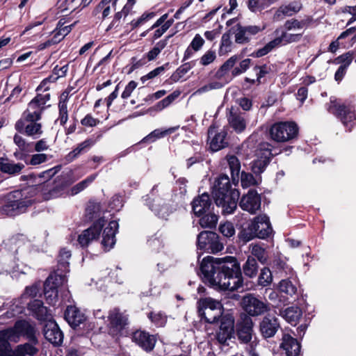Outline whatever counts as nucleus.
Instances as JSON below:
<instances>
[{
    "mask_svg": "<svg viewBox=\"0 0 356 356\" xmlns=\"http://www.w3.org/2000/svg\"><path fill=\"white\" fill-rule=\"evenodd\" d=\"M200 271L203 282L216 290L233 291L245 289L241 267L236 257H205L200 263ZM245 286L248 289L247 284Z\"/></svg>",
    "mask_w": 356,
    "mask_h": 356,
    "instance_id": "f257e3e1",
    "label": "nucleus"
},
{
    "mask_svg": "<svg viewBox=\"0 0 356 356\" xmlns=\"http://www.w3.org/2000/svg\"><path fill=\"white\" fill-rule=\"evenodd\" d=\"M35 326L26 319L0 330V356H35L39 350Z\"/></svg>",
    "mask_w": 356,
    "mask_h": 356,
    "instance_id": "f03ea898",
    "label": "nucleus"
},
{
    "mask_svg": "<svg viewBox=\"0 0 356 356\" xmlns=\"http://www.w3.org/2000/svg\"><path fill=\"white\" fill-rule=\"evenodd\" d=\"M211 193L216 204L222 208L223 214L234 212L240 193L238 190L232 188L230 179L227 175L221 173L215 179Z\"/></svg>",
    "mask_w": 356,
    "mask_h": 356,
    "instance_id": "7ed1b4c3",
    "label": "nucleus"
},
{
    "mask_svg": "<svg viewBox=\"0 0 356 356\" xmlns=\"http://www.w3.org/2000/svg\"><path fill=\"white\" fill-rule=\"evenodd\" d=\"M102 210L101 203L96 200H90L87 203L85 218L86 221L93 222L78 236L77 241L82 248H87L92 241L99 238L106 222L104 217H100Z\"/></svg>",
    "mask_w": 356,
    "mask_h": 356,
    "instance_id": "20e7f679",
    "label": "nucleus"
},
{
    "mask_svg": "<svg viewBox=\"0 0 356 356\" xmlns=\"http://www.w3.org/2000/svg\"><path fill=\"white\" fill-rule=\"evenodd\" d=\"M33 203L34 200L27 196L25 189L15 190L4 196L0 212L3 215L14 217L25 213Z\"/></svg>",
    "mask_w": 356,
    "mask_h": 356,
    "instance_id": "39448f33",
    "label": "nucleus"
},
{
    "mask_svg": "<svg viewBox=\"0 0 356 356\" xmlns=\"http://www.w3.org/2000/svg\"><path fill=\"white\" fill-rule=\"evenodd\" d=\"M327 110L339 119L343 126L350 131L356 124V113L355 106L350 103L341 102V99L334 96L330 98V102L326 104Z\"/></svg>",
    "mask_w": 356,
    "mask_h": 356,
    "instance_id": "423d86ee",
    "label": "nucleus"
},
{
    "mask_svg": "<svg viewBox=\"0 0 356 356\" xmlns=\"http://www.w3.org/2000/svg\"><path fill=\"white\" fill-rule=\"evenodd\" d=\"M200 321L209 324L218 323V319L226 312L220 301L211 297L201 298L197 302Z\"/></svg>",
    "mask_w": 356,
    "mask_h": 356,
    "instance_id": "0eeeda50",
    "label": "nucleus"
},
{
    "mask_svg": "<svg viewBox=\"0 0 356 356\" xmlns=\"http://www.w3.org/2000/svg\"><path fill=\"white\" fill-rule=\"evenodd\" d=\"M227 163L231 173V178L233 184L237 186L241 180V186L247 188L250 186H258L261 182V175L259 179H257L252 173L241 170V163L237 156L231 155L227 156Z\"/></svg>",
    "mask_w": 356,
    "mask_h": 356,
    "instance_id": "6e6552de",
    "label": "nucleus"
},
{
    "mask_svg": "<svg viewBox=\"0 0 356 356\" xmlns=\"http://www.w3.org/2000/svg\"><path fill=\"white\" fill-rule=\"evenodd\" d=\"M298 132L299 128L295 122L284 121L273 124L268 133L270 140L277 143H284L296 138Z\"/></svg>",
    "mask_w": 356,
    "mask_h": 356,
    "instance_id": "1a4fd4ad",
    "label": "nucleus"
},
{
    "mask_svg": "<svg viewBox=\"0 0 356 356\" xmlns=\"http://www.w3.org/2000/svg\"><path fill=\"white\" fill-rule=\"evenodd\" d=\"M240 304L244 311L243 313L250 317L261 316L270 310V303L252 293L245 295Z\"/></svg>",
    "mask_w": 356,
    "mask_h": 356,
    "instance_id": "9d476101",
    "label": "nucleus"
},
{
    "mask_svg": "<svg viewBox=\"0 0 356 356\" xmlns=\"http://www.w3.org/2000/svg\"><path fill=\"white\" fill-rule=\"evenodd\" d=\"M196 245L198 250L211 254H216L224 248L220 236L213 231H202L197 236Z\"/></svg>",
    "mask_w": 356,
    "mask_h": 356,
    "instance_id": "9b49d317",
    "label": "nucleus"
},
{
    "mask_svg": "<svg viewBox=\"0 0 356 356\" xmlns=\"http://www.w3.org/2000/svg\"><path fill=\"white\" fill-rule=\"evenodd\" d=\"M272 145L267 142L260 143L255 150L257 159L252 162L251 170L255 175L263 173L270 163L273 154Z\"/></svg>",
    "mask_w": 356,
    "mask_h": 356,
    "instance_id": "f8f14e48",
    "label": "nucleus"
},
{
    "mask_svg": "<svg viewBox=\"0 0 356 356\" xmlns=\"http://www.w3.org/2000/svg\"><path fill=\"white\" fill-rule=\"evenodd\" d=\"M218 329L216 332V339L220 343L225 344L227 340L234 337L235 334V318L232 310L226 312L219 318Z\"/></svg>",
    "mask_w": 356,
    "mask_h": 356,
    "instance_id": "ddd939ff",
    "label": "nucleus"
},
{
    "mask_svg": "<svg viewBox=\"0 0 356 356\" xmlns=\"http://www.w3.org/2000/svg\"><path fill=\"white\" fill-rule=\"evenodd\" d=\"M159 184H155L149 193L143 197L145 204L159 218L166 219L170 214V207L160 197Z\"/></svg>",
    "mask_w": 356,
    "mask_h": 356,
    "instance_id": "4468645a",
    "label": "nucleus"
},
{
    "mask_svg": "<svg viewBox=\"0 0 356 356\" xmlns=\"http://www.w3.org/2000/svg\"><path fill=\"white\" fill-rule=\"evenodd\" d=\"M108 321L109 334L113 337H120L129 323V315L121 312L119 307H114L108 312Z\"/></svg>",
    "mask_w": 356,
    "mask_h": 356,
    "instance_id": "2eb2a0df",
    "label": "nucleus"
},
{
    "mask_svg": "<svg viewBox=\"0 0 356 356\" xmlns=\"http://www.w3.org/2000/svg\"><path fill=\"white\" fill-rule=\"evenodd\" d=\"M253 321L247 314L241 313L235 323V333L238 340L244 343H249L253 335Z\"/></svg>",
    "mask_w": 356,
    "mask_h": 356,
    "instance_id": "dca6fc26",
    "label": "nucleus"
},
{
    "mask_svg": "<svg viewBox=\"0 0 356 356\" xmlns=\"http://www.w3.org/2000/svg\"><path fill=\"white\" fill-rule=\"evenodd\" d=\"M131 339L140 349L147 353L154 350L156 341L157 335L150 334L145 330L138 329L132 332Z\"/></svg>",
    "mask_w": 356,
    "mask_h": 356,
    "instance_id": "f3484780",
    "label": "nucleus"
},
{
    "mask_svg": "<svg viewBox=\"0 0 356 356\" xmlns=\"http://www.w3.org/2000/svg\"><path fill=\"white\" fill-rule=\"evenodd\" d=\"M257 222L255 221H250L243 224L238 233L237 236V243L239 245H244L248 242L253 240L255 238H258L260 239H266L267 234L265 232L266 230L263 228V231L261 230L260 236L257 235V229H255V226L257 225Z\"/></svg>",
    "mask_w": 356,
    "mask_h": 356,
    "instance_id": "a211bd4d",
    "label": "nucleus"
},
{
    "mask_svg": "<svg viewBox=\"0 0 356 356\" xmlns=\"http://www.w3.org/2000/svg\"><path fill=\"white\" fill-rule=\"evenodd\" d=\"M261 197L254 188H250L243 195L240 201L239 207L251 214H255L261 209Z\"/></svg>",
    "mask_w": 356,
    "mask_h": 356,
    "instance_id": "6ab92c4d",
    "label": "nucleus"
},
{
    "mask_svg": "<svg viewBox=\"0 0 356 356\" xmlns=\"http://www.w3.org/2000/svg\"><path fill=\"white\" fill-rule=\"evenodd\" d=\"M235 31V42L240 44L250 42L252 37L264 30L265 27H261L257 25L243 26L240 23L237 24L232 29Z\"/></svg>",
    "mask_w": 356,
    "mask_h": 356,
    "instance_id": "aec40b11",
    "label": "nucleus"
},
{
    "mask_svg": "<svg viewBox=\"0 0 356 356\" xmlns=\"http://www.w3.org/2000/svg\"><path fill=\"white\" fill-rule=\"evenodd\" d=\"M44 338L54 346H59L63 341V333L55 320L49 319L44 325Z\"/></svg>",
    "mask_w": 356,
    "mask_h": 356,
    "instance_id": "412c9836",
    "label": "nucleus"
},
{
    "mask_svg": "<svg viewBox=\"0 0 356 356\" xmlns=\"http://www.w3.org/2000/svg\"><path fill=\"white\" fill-rule=\"evenodd\" d=\"M208 140H210L209 147L212 152H218L228 146L226 140L227 133L225 131L218 132L214 126H210L208 129Z\"/></svg>",
    "mask_w": 356,
    "mask_h": 356,
    "instance_id": "4be33fe9",
    "label": "nucleus"
},
{
    "mask_svg": "<svg viewBox=\"0 0 356 356\" xmlns=\"http://www.w3.org/2000/svg\"><path fill=\"white\" fill-rule=\"evenodd\" d=\"M301 343L289 334H283L280 348L282 354L286 356H299L301 353Z\"/></svg>",
    "mask_w": 356,
    "mask_h": 356,
    "instance_id": "5701e85b",
    "label": "nucleus"
},
{
    "mask_svg": "<svg viewBox=\"0 0 356 356\" xmlns=\"http://www.w3.org/2000/svg\"><path fill=\"white\" fill-rule=\"evenodd\" d=\"M119 225L117 220H111L102 233V245L104 251H109L116 242L115 235L118 232Z\"/></svg>",
    "mask_w": 356,
    "mask_h": 356,
    "instance_id": "b1692460",
    "label": "nucleus"
},
{
    "mask_svg": "<svg viewBox=\"0 0 356 356\" xmlns=\"http://www.w3.org/2000/svg\"><path fill=\"white\" fill-rule=\"evenodd\" d=\"M64 318L72 329L76 330L86 321L87 316L76 306L68 305L64 312Z\"/></svg>",
    "mask_w": 356,
    "mask_h": 356,
    "instance_id": "393cba45",
    "label": "nucleus"
},
{
    "mask_svg": "<svg viewBox=\"0 0 356 356\" xmlns=\"http://www.w3.org/2000/svg\"><path fill=\"white\" fill-rule=\"evenodd\" d=\"M280 323L275 316L268 314L259 323V331L264 339L273 337L280 328Z\"/></svg>",
    "mask_w": 356,
    "mask_h": 356,
    "instance_id": "a878e982",
    "label": "nucleus"
},
{
    "mask_svg": "<svg viewBox=\"0 0 356 356\" xmlns=\"http://www.w3.org/2000/svg\"><path fill=\"white\" fill-rule=\"evenodd\" d=\"M191 205L195 216L200 217L211 210L212 202L209 195L207 193H204L195 197L193 200Z\"/></svg>",
    "mask_w": 356,
    "mask_h": 356,
    "instance_id": "bb28decb",
    "label": "nucleus"
},
{
    "mask_svg": "<svg viewBox=\"0 0 356 356\" xmlns=\"http://www.w3.org/2000/svg\"><path fill=\"white\" fill-rule=\"evenodd\" d=\"M28 309L32 313L33 316L39 321H48L49 318H51L49 309L44 306L42 300L34 299L31 300L27 306Z\"/></svg>",
    "mask_w": 356,
    "mask_h": 356,
    "instance_id": "cd10ccee",
    "label": "nucleus"
},
{
    "mask_svg": "<svg viewBox=\"0 0 356 356\" xmlns=\"http://www.w3.org/2000/svg\"><path fill=\"white\" fill-rule=\"evenodd\" d=\"M24 168L25 165L22 163H15L6 156L0 157V172L8 177L19 175Z\"/></svg>",
    "mask_w": 356,
    "mask_h": 356,
    "instance_id": "c85d7f7f",
    "label": "nucleus"
},
{
    "mask_svg": "<svg viewBox=\"0 0 356 356\" xmlns=\"http://www.w3.org/2000/svg\"><path fill=\"white\" fill-rule=\"evenodd\" d=\"M44 108L42 109H31L28 107L22 114L21 118L16 122L15 127H18L22 130L23 124L26 123L35 122L42 118V113Z\"/></svg>",
    "mask_w": 356,
    "mask_h": 356,
    "instance_id": "c756f323",
    "label": "nucleus"
},
{
    "mask_svg": "<svg viewBox=\"0 0 356 356\" xmlns=\"http://www.w3.org/2000/svg\"><path fill=\"white\" fill-rule=\"evenodd\" d=\"M179 127H172L168 129H156L148 135L144 137L138 145H142L144 143H152L156 140L165 138L173 133H175Z\"/></svg>",
    "mask_w": 356,
    "mask_h": 356,
    "instance_id": "7c9ffc66",
    "label": "nucleus"
},
{
    "mask_svg": "<svg viewBox=\"0 0 356 356\" xmlns=\"http://www.w3.org/2000/svg\"><path fill=\"white\" fill-rule=\"evenodd\" d=\"M243 55L235 54L228 58L216 71L214 74V77L218 80H224L225 76L228 72L233 70L236 63L239 61L242 58Z\"/></svg>",
    "mask_w": 356,
    "mask_h": 356,
    "instance_id": "2f4dec72",
    "label": "nucleus"
},
{
    "mask_svg": "<svg viewBox=\"0 0 356 356\" xmlns=\"http://www.w3.org/2000/svg\"><path fill=\"white\" fill-rule=\"evenodd\" d=\"M243 55L235 54L228 58L216 71L214 74V77L218 80H224L225 76L228 72L233 70L236 63L239 61L242 58Z\"/></svg>",
    "mask_w": 356,
    "mask_h": 356,
    "instance_id": "473e14b6",
    "label": "nucleus"
},
{
    "mask_svg": "<svg viewBox=\"0 0 356 356\" xmlns=\"http://www.w3.org/2000/svg\"><path fill=\"white\" fill-rule=\"evenodd\" d=\"M232 108L227 115V120L229 126L237 134H241L246 129V122L243 116L237 112H234Z\"/></svg>",
    "mask_w": 356,
    "mask_h": 356,
    "instance_id": "72a5a7b5",
    "label": "nucleus"
},
{
    "mask_svg": "<svg viewBox=\"0 0 356 356\" xmlns=\"http://www.w3.org/2000/svg\"><path fill=\"white\" fill-rule=\"evenodd\" d=\"M92 0H64L58 1L57 3L58 8L61 11L72 10L76 9H83L88 6Z\"/></svg>",
    "mask_w": 356,
    "mask_h": 356,
    "instance_id": "f704fd0d",
    "label": "nucleus"
},
{
    "mask_svg": "<svg viewBox=\"0 0 356 356\" xmlns=\"http://www.w3.org/2000/svg\"><path fill=\"white\" fill-rule=\"evenodd\" d=\"M251 221L257 222V225L255 226V229H257V235L260 236V232L263 228L266 230V233L267 234L266 238L270 236L273 232V228L270 222L269 217L266 215H259L254 217Z\"/></svg>",
    "mask_w": 356,
    "mask_h": 356,
    "instance_id": "c9c22d12",
    "label": "nucleus"
},
{
    "mask_svg": "<svg viewBox=\"0 0 356 356\" xmlns=\"http://www.w3.org/2000/svg\"><path fill=\"white\" fill-rule=\"evenodd\" d=\"M302 316V309L298 306L289 307L283 312L284 318L293 326L299 323Z\"/></svg>",
    "mask_w": 356,
    "mask_h": 356,
    "instance_id": "e433bc0d",
    "label": "nucleus"
},
{
    "mask_svg": "<svg viewBox=\"0 0 356 356\" xmlns=\"http://www.w3.org/2000/svg\"><path fill=\"white\" fill-rule=\"evenodd\" d=\"M51 280H52V277H48L44 283V296L48 304L55 305L58 298V289L53 285H49Z\"/></svg>",
    "mask_w": 356,
    "mask_h": 356,
    "instance_id": "4c0bfd02",
    "label": "nucleus"
},
{
    "mask_svg": "<svg viewBox=\"0 0 356 356\" xmlns=\"http://www.w3.org/2000/svg\"><path fill=\"white\" fill-rule=\"evenodd\" d=\"M69 186V184L65 179L54 181V186L50 188L47 193H44L45 199L56 198L61 196L66 188Z\"/></svg>",
    "mask_w": 356,
    "mask_h": 356,
    "instance_id": "58836bf2",
    "label": "nucleus"
},
{
    "mask_svg": "<svg viewBox=\"0 0 356 356\" xmlns=\"http://www.w3.org/2000/svg\"><path fill=\"white\" fill-rule=\"evenodd\" d=\"M15 129L17 132L28 136H40L42 134V124L38 122L23 124L22 130L18 127H15Z\"/></svg>",
    "mask_w": 356,
    "mask_h": 356,
    "instance_id": "ea45409f",
    "label": "nucleus"
},
{
    "mask_svg": "<svg viewBox=\"0 0 356 356\" xmlns=\"http://www.w3.org/2000/svg\"><path fill=\"white\" fill-rule=\"evenodd\" d=\"M258 268L257 259L252 256H248L246 261L243 265L244 275L250 278L254 277L257 275Z\"/></svg>",
    "mask_w": 356,
    "mask_h": 356,
    "instance_id": "a19ab883",
    "label": "nucleus"
},
{
    "mask_svg": "<svg viewBox=\"0 0 356 356\" xmlns=\"http://www.w3.org/2000/svg\"><path fill=\"white\" fill-rule=\"evenodd\" d=\"M199 218V224L203 228H215L218 220V216L211 212V210Z\"/></svg>",
    "mask_w": 356,
    "mask_h": 356,
    "instance_id": "79ce46f5",
    "label": "nucleus"
},
{
    "mask_svg": "<svg viewBox=\"0 0 356 356\" xmlns=\"http://www.w3.org/2000/svg\"><path fill=\"white\" fill-rule=\"evenodd\" d=\"M312 22V17L307 16L300 21L296 19L286 20L284 26L287 31H291L293 29H302L304 27H308Z\"/></svg>",
    "mask_w": 356,
    "mask_h": 356,
    "instance_id": "37998d69",
    "label": "nucleus"
},
{
    "mask_svg": "<svg viewBox=\"0 0 356 356\" xmlns=\"http://www.w3.org/2000/svg\"><path fill=\"white\" fill-rule=\"evenodd\" d=\"M195 60L185 63L179 66L169 78L170 83L179 81L194 65Z\"/></svg>",
    "mask_w": 356,
    "mask_h": 356,
    "instance_id": "c03bdc74",
    "label": "nucleus"
},
{
    "mask_svg": "<svg viewBox=\"0 0 356 356\" xmlns=\"http://www.w3.org/2000/svg\"><path fill=\"white\" fill-rule=\"evenodd\" d=\"M181 94V92L178 90H175L168 96L158 102L153 107L150 108L149 110H154L161 111L166 107L169 106Z\"/></svg>",
    "mask_w": 356,
    "mask_h": 356,
    "instance_id": "a18cd8bd",
    "label": "nucleus"
},
{
    "mask_svg": "<svg viewBox=\"0 0 356 356\" xmlns=\"http://www.w3.org/2000/svg\"><path fill=\"white\" fill-rule=\"evenodd\" d=\"M60 170V166L57 165L38 174V177L46 179V180L44 181L42 184H37L38 189L43 191L46 186H49V180L51 179Z\"/></svg>",
    "mask_w": 356,
    "mask_h": 356,
    "instance_id": "49530a36",
    "label": "nucleus"
},
{
    "mask_svg": "<svg viewBox=\"0 0 356 356\" xmlns=\"http://www.w3.org/2000/svg\"><path fill=\"white\" fill-rule=\"evenodd\" d=\"M50 99V94L42 95L38 93L36 96L29 103V108L31 109L44 108V105Z\"/></svg>",
    "mask_w": 356,
    "mask_h": 356,
    "instance_id": "de8ad7c7",
    "label": "nucleus"
},
{
    "mask_svg": "<svg viewBox=\"0 0 356 356\" xmlns=\"http://www.w3.org/2000/svg\"><path fill=\"white\" fill-rule=\"evenodd\" d=\"M147 318L157 327H164L167 323V316L162 312H150Z\"/></svg>",
    "mask_w": 356,
    "mask_h": 356,
    "instance_id": "09e8293b",
    "label": "nucleus"
},
{
    "mask_svg": "<svg viewBox=\"0 0 356 356\" xmlns=\"http://www.w3.org/2000/svg\"><path fill=\"white\" fill-rule=\"evenodd\" d=\"M103 136V132L101 131L99 134H97L95 139L92 138H88L84 141L79 143L75 147L77 150V152L79 154H82L88 152L92 146H94L96 142L99 140Z\"/></svg>",
    "mask_w": 356,
    "mask_h": 356,
    "instance_id": "8fccbe9b",
    "label": "nucleus"
},
{
    "mask_svg": "<svg viewBox=\"0 0 356 356\" xmlns=\"http://www.w3.org/2000/svg\"><path fill=\"white\" fill-rule=\"evenodd\" d=\"M97 177V173L92 174L87 177L85 179L79 182L76 185L72 187L71 193L72 195H76L79 193L83 191L91 183H92L96 177Z\"/></svg>",
    "mask_w": 356,
    "mask_h": 356,
    "instance_id": "3c124183",
    "label": "nucleus"
},
{
    "mask_svg": "<svg viewBox=\"0 0 356 356\" xmlns=\"http://www.w3.org/2000/svg\"><path fill=\"white\" fill-rule=\"evenodd\" d=\"M354 52L349 51L343 54L336 57L333 60L332 63L334 65H340V66H345L348 67L352 63L353 60Z\"/></svg>",
    "mask_w": 356,
    "mask_h": 356,
    "instance_id": "603ef678",
    "label": "nucleus"
},
{
    "mask_svg": "<svg viewBox=\"0 0 356 356\" xmlns=\"http://www.w3.org/2000/svg\"><path fill=\"white\" fill-rule=\"evenodd\" d=\"M273 281L272 273L268 268L261 269L258 277V284L262 286H268Z\"/></svg>",
    "mask_w": 356,
    "mask_h": 356,
    "instance_id": "864d4df0",
    "label": "nucleus"
},
{
    "mask_svg": "<svg viewBox=\"0 0 356 356\" xmlns=\"http://www.w3.org/2000/svg\"><path fill=\"white\" fill-rule=\"evenodd\" d=\"M251 253L252 254V257L260 261L262 264H264L267 261V255L266 253V250L259 246V245H254L252 247Z\"/></svg>",
    "mask_w": 356,
    "mask_h": 356,
    "instance_id": "5fc2aeb1",
    "label": "nucleus"
},
{
    "mask_svg": "<svg viewBox=\"0 0 356 356\" xmlns=\"http://www.w3.org/2000/svg\"><path fill=\"white\" fill-rule=\"evenodd\" d=\"M280 291L292 296L297 291V288L289 280H282L279 283Z\"/></svg>",
    "mask_w": 356,
    "mask_h": 356,
    "instance_id": "6e6d98bb",
    "label": "nucleus"
},
{
    "mask_svg": "<svg viewBox=\"0 0 356 356\" xmlns=\"http://www.w3.org/2000/svg\"><path fill=\"white\" fill-rule=\"evenodd\" d=\"M252 60L250 58H245L239 63V67H236L232 70V75L233 77L239 76L242 73L246 72L252 63Z\"/></svg>",
    "mask_w": 356,
    "mask_h": 356,
    "instance_id": "4d7b16f0",
    "label": "nucleus"
},
{
    "mask_svg": "<svg viewBox=\"0 0 356 356\" xmlns=\"http://www.w3.org/2000/svg\"><path fill=\"white\" fill-rule=\"evenodd\" d=\"M253 70H258V72L257 73V86H259L262 83L261 79L266 76V74L270 73V72L271 71V68L267 64H263L261 65H256L253 67Z\"/></svg>",
    "mask_w": 356,
    "mask_h": 356,
    "instance_id": "13d9d810",
    "label": "nucleus"
},
{
    "mask_svg": "<svg viewBox=\"0 0 356 356\" xmlns=\"http://www.w3.org/2000/svg\"><path fill=\"white\" fill-rule=\"evenodd\" d=\"M48 277H52V280H50L49 285H53V286H55L57 289L67 281L66 275H59L56 273H51Z\"/></svg>",
    "mask_w": 356,
    "mask_h": 356,
    "instance_id": "bf43d9fd",
    "label": "nucleus"
},
{
    "mask_svg": "<svg viewBox=\"0 0 356 356\" xmlns=\"http://www.w3.org/2000/svg\"><path fill=\"white\" fill-rule=\"evenodd\" d=\"M71 251L66 248H63L59 252L58 264L59 266L66 268L69 266L67 260L71 257Z\"/></svg>",
    "mask_w": 356,
    "mask_h": 356,
    "instance_id": "052dcab7",
    "label": "nucleus"
},
{
    "mask_svg": "<svg viewBox=\"0 0 356 356\" xmlns=\"http://www.w3.org/2000/svg\"><path fill=\"white\" fill-rule=\"evenodd\" d=\"M219 231L227 238H229L235 234L234 225L230 222H225L223 224H220L219 226Z\"/></svg>",
    "mask_w": 356,
    "mask_h": 356,
    "instance_id": "680f3d73",
    "label": "nucleus"
},
{
    "mask_svg": "<svg viewBox=\"0 0 356 356\" xmlns=\"http://www.w3.org/2000/svg\"><path fill=\"white\" fill-rule=\"evenodd\" d=\"M26 164L31 165H40L47 161V155L46 154H35L31 156L29 160H24Z\"/></svg>",
    "mask_w": 356,
    "mask_h": 356,
    "instance_id": "e2e57ef3",
    "label": "nucleus"
},
{
    "mask_svg": "<svg viewBox=\"0 0 356 356\" xmlns=\"http://www.w3.org/2000/svg\"><path fill=\"white\" fill-rule=\"evenodd\" d=\"M205 160V154L201 152H195L192 156L186 159L187 168H191L196 163H201Z\"/></svg>",
    "mask_w": 356,
    "mask_h": 356,
    "instance_id": "0e129e2a",
    "label": "nucleus"
},
{
    "mask_svg": "<svg viewBox=\"0 0 356 356\" xmlns=\"http://www.w3.org/2000/svg\"><path fill=\"white\" fill-rule=\"evenodd\" d=\"M216 58V52L213 50H209L200 58V63L203 66H206L213 63Z\"/></svg>",
    "mask_w": 356,
    "mask_h": 356,
    "instance_id": "69168bd1",
    "label": "nucleus"
},
{
    "mask_svg": "<svg viewBox=\"0 0 356 356\" xmlns=\"http://www.w3.org/2000/svg\"><path fill=\"white\" fill-rule=\"evenodd\" d=\"M100 120L98 118H95L91 113H88L86 116L81 120V124L86 127H96Z\"/></svg>",
    "mask_w": 356,
    "mask_h": 356,
    "instance_id": "338daca9",
    "label": "nucleus"
},
{
    "mask_svg": "<svg viewBox=\"0 0 356 356\" xmlns=\"http://www.w3.org/2000/svg\"><path fill=\"white\" fill-rule=\"evenodd\" d=\"M281 35L284 44H290L292 42H299L302 36V33L292 34L287 33L286 32H282Z\"/></svg>",
    "mask_w": 356,
    "mask_h": 356,
    "instance_id": "774afa93",
    "label": "nucleus"
}]
</instances>
